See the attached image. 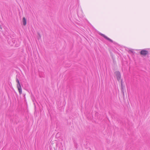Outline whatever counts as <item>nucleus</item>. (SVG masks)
<instances>
[{"mask_svg":"<svg viewBox=\"0 0 150 150\" xmlns=\"http://www.w3.org/2000/svg\"><path fill=\"white\" fill-rule=\"evenodd\" d=\"M16 81L17 83V88L18 91L20 94H21L22 93V91L21 86L20 83L19 82V80L18 79H16Z\"/></svg>","mask_w":150,"mask_h":150,"instance_id":"1","label":"nucleus"},{"mask_svg":"<svg viewBox=\"0 0 150 150\" xmlns=\"http://www.w3.org/2000/svg\"><path fill=\"white\" fill-rule=\"evenodd\" d=\"M140 53L141 55L145 56L148 53V52L146 50H143L141 51Z\"/></svg>","mask_w":150,"mask_h":150,"instance_id":"2","label":"nucleus"},{"mask_svg":"<svg viewBox=\"0 0 150 150\" xmlns=\"http://www.w3.org/2000/svg\"><path fill=\"white\" fill-rule=\"evenodd\" d=\"M116 76L118 80H119L121 78V74L120 72L116 71L115 72Z\"/></svg>","mask_w":150,"mask_h":150,"instance_id":"3","label":"nucleus"},{"mask_svg":"<svg viewBox=\"0 0 150 150\" xmlns=\"http://www.w3.org/2000/svg\"><path fill=\"white\" fill-rule=\"evenodd\" d=\"M101 35L102 36H103V37H104L105 39H106L107 40L109 41H110L111 42H113V41L112 40H111V39H110L109 38H108L106 36H105L104 35L102 34H101Z\"/></svg>","mask_w":150,"mask_h":150,"instance_id":"4","label":"nucleus"},{"mask_svg":"<svg viewBox=\"0 0 150 150\" xmlns=\"http://www.w3.org/2000/svg\"><path fill=\"white\" fill-rule=\"evenodd\" d=\"M23 24L24 25H26V20L25 18L24 17L23 18Z\"/></svg>","mask_w":150,"mask_h":150,"instance_id":"5","label":"nucleus"}]
</instances>
